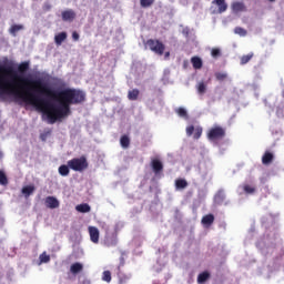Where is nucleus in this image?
Instances as JSON below:
<instances>
[{
  "label": "nucleus",
  "mask_w": 284,
  "mask_h": 284,
  "mask_svg": "<svg viewBox=\"0 0 284 284\" xmlns=\"http://www.w3.org/2000/svg\"><path fill=\"white\" fill-rule=\"evenodd\" d=\"M39 93L54 99L59 104L52 103L50 100L41 99L30 91L23 93L14 89H8V87H0V97L3 94H12L14 101H22L27 103V105H34L37 110L45 114L51 124L70 116L72 114L71 105H79L85 101V92L79 89L68 88L61 91H54L48 87V84H44Z\"/></svg>",
  "instance_id": "f257e3e1"
},
{
  "label": "nucleus",
  "mask_w": 284,
  "mask_h": 284,
  "mask_svg": "<svg viewBox=\"0 0 284 284\" xmlns=\"http://www.w3.org/2000/svg\"><path fill=\"white\" fill-rule=\"evenodd\" d=\"M0 72L10 77L11 83H6V85H19V83H23L24 85H32V90L34 92H40L45 83L41 79L30 80L28 78H23L12 67H0Z\"/></svg>",
  "instance_id": "f03ea898"
},
{
  "label": "nucleus",
  "mask_w": 284,
  "mask_h": 284,
  "mask_svg": "<svg viewBox=\"0 0 284 284\" xmlns=\"http://www.w3.org/2000/svg\"><path fill=\"white\" fill-rule=\"evenodd\" d=\"M144 47L146 50L154 52V54H159V57H163V53L165 52V44H163L161 40L149 39L144 42Z\"/></svg>",
  "instance_id": "7ed1b4c3"
},
{
  "label": "nucleus",
  "mask_w": 284,
  "mask_h": 284,
  "mask_svg": "<svg viewBox=\"0 0 284 284\" xmlns=\"http://www.w3.org/2000/svg\"><path fill=\"white\" fill-rule=\"evenodd\" d=\"M68 165L70 170H73L74 172H83L84 170H88V159H85V156L73 158L68 161Z\"/></svg>",
  "instance_id": "20e7f679"
},
{
  "label": "nucleus",
  "mask_w": 284,
  "mask_h": 284,
  "mask_svg": "<svg viewBox=\"0 0 284 284\" xmlns=\"http://www.w3.org/2000/svg\"><path fill=\"white\" fill-rule=\"evenodd\" d=\"M210 10L211 14H223L227 11V2L225 0H213Z\"/></svg>",
  "instance_id": "39448f33"
},
{
  "label": "nucleus",
  "mask_w": 284,
  "mask_h": 284,
  "mask_svg": "<svg viewBox=\"0 0 284 284\" xmlns=\"http://www.w3.org/2000/svg\"><path fill=\"white\" fill-rule=\"evenodd\" d=\"M209 141H219L225 139V129L223 126H214L207 133Z\"/></svg>",
  "instance_id": "423d86ee"
},
{
  "label": "nucleus",
  "mask_w": 284,
  "mask_h": 284,
  "mask_svg": "<svg viewBox=\"0 0 284 284\" xmlns=\"http://www.w3.org/2000/svg\"><path fill=\"white\" fill-rule=\"evenodd\" d=\"M231 10L235 12V14H239V12H247V7L245 2L234 1L231 4Z\"/></svg>",
  "instance_id": "0eeeda50"
},
{
  "label": "nucleus",
  "mask_w": 284,
  "mask_h": 284,
  "mask_svg": "<svg viewBox=\"0 0 284 284\" xmlns=\"http://www.w3.org/2000/svg\"><path fill=\"white\" fill-rule=\"evenodd\" d=\"M151 168H152V171L154 172V174L156 176H159V174H161V172H163V162H161V160H159V159H153L151 161Z\"/></svg>",
  "instance_id": "6e6552de"
},
{
  "label": "nucleus",
  "mask_w": 284,
  "mask_h": 284,
  "mask_svg": "<svg viewBox=\"0 0 284 284\" xmlns=\"http://www.w3.org/2000/svg\"><path fill=\"white\" fill-rule=\"evenodd\" d=\"M61 17H62V21H69L70 23H72V21L77 19V12H74V10L72 9H68L62 11Z\"/></svg>",
  "instance_id": "1a4fd4ad"
},
{
  "label": "nucleus",
  "mask_w": 284,
  "mask_h": 284,
  "mask_svg": "<svg viewBox=\"0 0 284 284\" xmlns=\"http://www.w3.org/2000/svg\"><path fill=\"white\" fill-rule=\"evenodd\" d=\"M44 204L45 207H49V210H57V207H59V200L54 196H47Z\"/></svg>",
  "instance_id": "9d476101"
},
{
  "label": "nucleus",
  "mask_w": 284,
  "mask_h": 284,
  "mask_svg": "<svg viewBox=\"0 0 284 284\" xmlns=\"http://www.w3.org/2000/svg\"><path fill=\"white\" fill-rule=\"evenodd\" d=\"M89 234L92 243H99L100 232L97 226H89Z\"/></svg>",
  "instance_id": "9b49d317"
},
{
  "label": "nucleus",
  "mask_w": 284,
  "mask_h": 284,
  "mask_svg": "<svg viewBox=\"0 0 284 284\" xmlns=\"http://www.w3.org/2000/svg\"><path fill=\"white\" fill-rule=\"evenodd\" d=\"M118 243H119V239L116 237L115 234L106 236L104 239L105 247H116Z\"/></svg>",
  "instance_id": "f8f14e48"
},
{
  "label": "nucleus",
  "mask_w": 284,
  "mask_h": 284,
  "mask_svg": "<svg viewBox=\"0 0 284 284\" xmlns=\"http://www.w3.org/2000/svg\"><path fill=\"white\" fill-rule=\"evenodd\" d=\"M201 223L204 225V227H210V225L214 223V214L210 213L204 215L201 220Z\"/></svg>",
  "instance_id": "ddd939ff"
},
{
  "label": "nucleus",
  "mask_w": 284,
  "mask_h": 284,
  "mask_svg": "<svg viewBox=\"0 0 284 284\" xmlns=\"http://www.w3.org/2000/svg\"><path fill=\"white\" fill-rule=\"evenodd\" d=\"M65 39H68V33L65 31H62V32L55 34L54 36L55 45H61L63 43V41H65Z\"/></svg>",
  "instance_id": "4468645a"
},
{
  "label": "nucleus",
  "mask_w": 284,
  "mask_h": 284,
  "mask_svg": "<svg viewBox=\"0 0 284 284\" xmlns=\"http://www.w3.org/2000/svg\"><path fill=\"white\" fill-rule=\"evenodd\" d=\"M70 272L73 275L81 274L83 272V264L75 262L70 266Z\"/></svg>",
  "instance_id": "2eb2a0df"
},
{
  "label": "nucleus",
  "mask_w": 284,
  "mask_h": 284,
  "mask_svg": "<svg viewBox=\"0 0 284 284\" xmlns=\"http://www.w3.org/2000/svg\"><path fill=\"white\" fill-rule=\"evenodd\" d=\"M274 161V154L270 151H266L264 155L262 156V163L263 165H270Z\"/></svg>",
  "instance_id": "dca6fc26"
},
{
  "label": "nucleus",
  "mask_w": 284,
  "mask_h": 284,
  "mask_svg": "<svg viewBox=\"0 0 284 284\" xmlns=\"http://www.w3.org/2000/svg\"><path fill=\"white\" fill-rule=\"evenodd\" d=\"M191 63H192L194 70H201V68H203V60H201V58H199V57H193L191 59Z\"/></svg>",
  "instance_id": "f3484780"
},
{
  "label": "nucleus",
  "mask_w": 284,
  "mask_h": 284,
  "mask_svg": "<svg viewBox=\"0 0 284 284\" xmlns=\"http://www.w3.org/2000/svg\"><path fill=\"white\" fill-rule=\"evenodd\" d=\"M28 70H30V62L29 61L21 62L18 65V72H20V74H26V72H28Z\"/></svg>",
  "instance_id": "a211bd4d"
},
{
  "label": "nucleus",
  "mask_w": 284,
  "mask_h": 284,
  "mask_svg": "<svg viewBox=\"0 0 284 284\" xmlns=\"http://www.w3.org/2000/svg\"><path fill=\"white\" fill-rule=\"evenodd\" d=\"M77 212H81V214H88L90 212L91 207L90 204L83 203L75 206Z\"/></svg>",
  "instance_id": "6ab92c4d"
},
{
  "label": "nucleus",
  "mask_w": 284,
  "mask_h": 284,
  "mask_svg": "<svg viewBox=\"0 0 284 284\" xmlns=\"http://www.w3.org/2000/svg\"><path fill=\"white\" fill-rule=\"evenodd\" d=\"M140 91L139 89H133L128 92L129 101H136L139 99Z\"/></svg>",
  "instance_id": "aec40b11"
},
{
  "label": "nucleus",
  "mask_w": 284,
  "mask_h": 284,
  "mask_svg": "<svg viewBox=\"0 0 284 284\" xmlns=\"http://www.w3.org/2000/svg\"><path fill=\"white\" fill-rule=\"evenodd\" d=\"M58 172L60 176H68L70 174V166L62 164L59 166Z\"/></svg>",
  "instance_id": "412c9836"
},
{
  "label": "nucleus",
  "mask_w": 284,
  "mask_h": 284,
  "mask_svg": "<svg viewBox=\"0 0 284 284\" xmlns=\"http://www.w3.org/2000/svg\"><path fill=\"white\" fill-rule=\"evenodd\" d=\"M176 190H185L187 187V181L185 179L175 180Z\"/></svg>",
  "instance_id": "4be33fe9"
},
{
  "label": "nucleus",
  "mask_w": 284,
  "mask_h": 284,
  "mask_svg": "<svg viewBox=\"0 0 284 284\" xmlns=\"http://www.w3.org/2000/svg\"><path fill=\"white\" fill-rule=\"evenodd\" d=\"M242 187L246 194H256V186L253 184H243Z\"/></svg>",
  "instance_id": "5701e85b"
},
{
  "label": "nucleus",
  "mask_w": 284,
  "mask_h": 284,
  "mask_svg": "<svg viewBox=\"0 0 284 284\" xmlns=\"http://www.w3.org/2000/svg\"><path fill=\"white\" fill-rule=\"evenodd\" d=\"M20 30H23V24H12L9 29V32L12 34V37H17V32Z\"/></svg>",
  "instance_id": "b1692460"
},
{
  "label": "nucleus",
  "mask_w": 284,
  "mask_h": 284,
  "mask_svg": "<svg viewBox=\"0 0 284 284\" xmlns=\"http://www.w3.org/2000/svg\"><path fill=\"white\" fill-rule=\"evenodd\" d=\"M196 90L199 94H205V92H207V84H205V82H199Z\"/></svg>",
  "instance_id": "393cba45"
},
{
  "label": "nucleus",
  "mask_w": 284,
  "mask_h": 284,
  "mask_svg": "<svg viewBox=\"0 0 284 284\" xmlns=\"http://www.w3.org/2000/svg\"><path fill=\"white\" fill-rule=\"evenodd\" d=\"M207 278H210V273L207 271L202 272L197 276V283H200V284L205 283V281H207Z\"/></svg>",
  "instance_id": "a878e982"
},
{
  "label": "nucleus",
  "mask_w": 284,
  "mask_h": 284,
  "mask_svg": "<svg viewBox=\"0 0 284 284\" xmlns=\"http://www.w3.org/2000/svg\"><path fill=\"white\" fill-rule=\"evenodd\" d=\"M254 57V53H248L246 55L241 57V65H245L252 61V58Z\"/></svg>",
  "instance_id": "bb28decb"
},
{
  "label": "nucleus",
  "mask_w": 284,
  "mask_h": 284,
  "mask_svg": "<svg viewBox=\"0 0 284 284\" xmlns=\"http://www.w3.org/2000/svg\"><path fill=\"white\" fill-rule=\"evenodd\" d=\"M120 145L124 149L130 148V138L128 135H122L120 139Z\"/></svg>",
  "instance_id": "cd10ccee"
},
{
  "label": "nucleus",
  "mask_w": 284,
  "mask_h": 284,
  "mask_svg": "<svg viewBox=\"0 0 284 284\" xmlns=\"http://www.w3.org/2000/svg\"><path fill=\"white\" fill-rule=\"evenodd\" d=\"M33 192H34L33 185H27L22 187V194H24V196H30V194H32Z\"/></svg>",
  "instance_id": "c85d7f7f"
},
{
  "label": "nucleus",
  "mask_w": 284,
  "mask_h": 284,
  "mask_svg": "<svg viewBox=\"0 0 284 284\" xmlns=\"http://www.w3.org/2000/svg\"><path fill=\"white\" fill-rule=\"evenodd\" d=\"M175 112L181 119H187V111L184 108H178Z\"/></svg>",
  "instance_id": "c756f323"
},
{
  "label": "nucleus",
  "mask_w": 284,
  "mask_h": 284,
  "mask_svg": "<svg viewBox=\"0 0 284 284\" xmlns=\"http://www.w3.org/2000/svg\"><path fill=\"white\" fill-rule=\"evenodd\" d=\"M156 0H140L141 8H150Z\"/></svg>",
  "instance_id": "7c9ffc66"
},
{
  "label": "nucleus",
  "mask_w": 284,
  "mask_h": 284,
  "mask_svg": "<svg viewBox=\"0 0 284 284\" xmlns=\"http://www.w3.org/2000/svg\"><path fill=\"white\" fill-rule=\"evenodd\" d=\"M0 185H8V175L3 170H0Z\"/></svg>",
  "instance_id": "2f4dec72"
},
{
  "label": "nucleus",
  "mask_w": 284,
  "mask_h": 284,
  "mask_svg": "<svg viewBox=\"0 0 284 284\" xmlns=\"http://www.w3.org/2000/svg\"><path fill=\"white\" fill-rule=\"evenodd\" d=\"M215 201H216V203H219V205H221V203H223V201H225V193H223V191H220L215 195Z\"/></svg>",
  "instance_id": "473e14b6"
},
{
  "label": "nucleus",
  "mask_w": 284,
  "mask_h": 284,
  "mask_svg": "<svg viewBox=\"0 0 284 284\" xmlns=\"http://www.w3.org/2000/svg\"><path fill=\"white\" fill-rule=\"evenodd\" d=\"M102 281H105V283H110L112 281V273H110V271H104L102 275Z\"/></svg>",
  "instance_id": "72a5a7b5"
},
{
  "label": "nucleus",
  "mask_w": 284,
  "mask_h": 284,
  "mask_svg": "<svg viewBox=\"0 0 284 284\" xmlns=\"http://www.w3.org/2000/svg\"><path fill=\"white\" fill-rule=\"evenodd\" d=\"M235 34H240V37H246L247 36V30L241 28V27H236L234 29Z\"/></svg>",
  "instance_id": "f704fd0d"
},
{
  "label": "nucleus",
  "mask_w": 284,
  "mask_h": 284,
  "mask_svg": "<svg viewBox=\"0 0 284 284\" xmlns=\"http://www.w3.org/2000/svg\"><path fill=\"white\" fill-rule=\"evenodd\" d=\"M203 134V128L197 126L194 131L193 139L197 141V139H201V135Z\"/></svg>",
  "instance_id": "c9c22d12"
},
{
  "label": "nucleus",
  "mask_w": 284,
  "mask_h": 284,
  "mask_svg": "<svg viewBox=\"0 0 284 284\" xmlns=\"http://www.w3.org/2000/svg\"><path fill=\"white\" fill-rule=\"evenodd\" d=\"M215 79H216L217 81H225V79H227V73L216 72V73H215Z\"/></svg>",
  "instance_id": "e433bc0d"
},
{
  "label": "nucleus",
  "mask_w": 284,
  "mask_h": 284,
  "mask_svg": "<svg viewBox=\"0 0 284 284\" xmlns=\"http://www.w3.org/2000/svg\"><path fill=\"white\" fill-rule=\"evenodd\" d=\"M211 57H213V59H219V57H221V49L219 48L212 49Z\"/></svg>",
  "instance_id": "4c0bfd02"
},
{
  "label": "nucleus",
  "mask_w": 284,
  "mask_h": 284,
  "mask_svg": "<svg viewBox=\"0 0 284 284\" xmlns=\"http://www.w3.org/2000/svg\"><path fill=\"white\" fill-rule=\"evenodd\" d=\"M40 263H50V255L42 253L40 255Z\"/></svg>",
  "instance_id": "58836bf2"
},
{
  "label": "nucleus",
  "mask_w": 284,
  "mask_h": 284,
  "mask_svg": "<svg viewBox=\"0 0 284 284\" xmlns=\"http://www.w3.org/2000/svg\"><path fill=\"white\" fill-rule=\"evenodd\" d=\"M196 129H194V125H190L186 128V135L192 136L194 134Z\"/></svg>",
  "instance_id": "ea45409f"
},
{
  "label": "nucleus",
  "mask_w": 284,
  "mask_h": 284,
  "mask_svg": "<svg viewBox=\"0 0 284 284\" xmlns=\"http://www.w3.org/2000/svg\"><path fill=\"white\" fill-rule=\"evenodd\" d=\"M42 10L44 12H50V10H52V4H50V2H45L42 7Z\"/></svg>",
  "instance_id": "a19ab883"
},
{
  "label": "nucleus",
  "mask_w": 284,
  "mask_h": 284,
  "mask_svg": "<svg viewBox=\"0 0 284 284\" xmlns=\"http://www.w3.org/2000/svg\"><path fill=\"white\" fill-rule=\"evenodd\" d=\"M72 39H73V41H79V39H80L79 32L73 31L72 32Z\"/></svg>",
  "instance_id": "79ce46f5"
},
{
  "label": "nucleus",
  "mask_w": 284,
  "mask_h": 284,
  "mask_svg": "<svg viewBox=\"0 0 284 284\" xmlns=\"http://www.w3.org/2000/svg\"><path fill=\"white\" fill-rule=\"evenodd\" d=\"M168 57H170V52H166V53H165V58H168Z\"/></svg>",
  "instance_id": "37998d69"
},
{
  "label": "nucleus",
  "mask_w": 284,
  "mask_h": 284,
  "mask_svg": "<svg viewBox=\"0 0 284 284\" xmlns=\"http://www.w3.org/2000/svg\"><path fill=\"white\" fill-rule=\"evenodd\" d=\"M3 158V153L0 151V159H2Z\"/></svg>",
  "instance_id": "c03bdc74"
},
{
  "label": "nucleus",
  "mask_w": 284,
  "mask_h": 284,
  "mask_svg": "<svg viewBox=\"0 0 284 284\" xmlns=\"http://www.w3.org/2000/svg\"><path fill=\"white\" fill-rule=\"evenodd\" d=\"M268 1H271V3H274V1H276V0H268Z\"/></svg>",
  "instance_id": "a18cd8bd"
}]
</instances>
